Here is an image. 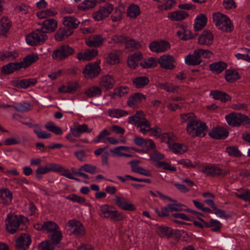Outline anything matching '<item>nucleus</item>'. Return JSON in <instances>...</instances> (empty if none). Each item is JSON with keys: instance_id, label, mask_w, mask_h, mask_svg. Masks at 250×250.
<instances>
[{"instance_id": "nucleus-1", "label": "nucleus", "mask_w": 250, "mask_h": 250, "mask_svg": "<svg viewBox=\"0 0 250 250\" xmlns=\"http://www.w3.org/2000/svg\"><path fill=\"white\" fill-rule=\"evenodd\" d=\"M188 133L192 137H202L206 135V124L200 121L193 120L188 122L187 125Z\"/></svg>"}, {"instance_id": "nucleus-2", "label": "nucleus", "mask_w": 250, "mask_h": 250, "mask_svg": "<svg viewBox=\"0 0 250 250\" xmlns=\"http://www.w3.org/2000/svg\"><path fill=\"white\" fill-rule=\"evenodd\" d=\"M213 22L219 29L224 31H231L233 24L230 18L227 15L220 12L214 13L212 15Z\"/></svg>"}, {"instance_id": "nucleus-3", "label": "nucleus", "mask_w": 250, "mask_h": 250, "mask_svg": "<svg viewBox=\"0 0 250 250\" xmlns=\"http://www.w3.org/2000/svg\"><path fill=\"white\" fill-rule=\"evenodd\" d=\"M27 219L22 216H18L14 214H8L5 219L6 229L11 233H15L20 225L26 221Z\"/></svg>"}, {"instance_id": "nucleus-4", "label": "nucleus", "mask_w": 250, "mask_h": 250, "mask_svg": "<svg viewBox=\"0 0 250 250\" xmlns=\"http://www.w3.org/2000/svg\"><path fill=\"white\" fill-rule=\"evenodd\" d=\"M113 206L108 204L101 205L99 208V215L103 218L116 220H122L124 215L117 210H112Z\"/></svg>"}, {"instance_id": "nucleus-5", "label": "nucleus", "mask_w": 250, "mask_h": 250, "mask_svg": "<svg viewBox=\"0 0 250 250\" xmlns=\"http://www.w3.org/2000/svg\"><path fill=\"white\" fill-rule=\"evenodd\" d=\"M47 38L48 36L46 34L40 29H38L27 35L25 41L29 45H38L44 43Z\"/></svg>"}, {"instance_id": "nucleus-6", "label": "nucleus", "mask_w": 250, "mask_h": 250, "mask_svg": "<svg viewBox=\"0 0 250 250\" xmlns=\"http://www.w3.org/2000/svg\"><path fill=\"white\" fill-rule=\"evenodd\" d=\"M114 10V5L111 3H106L99 7L93 12L92 16L97 21H104L110 16Z\"/></svg>"}, {"instance_id": "nucleus-7", "label": "nucleus", "mask_w": 250, "mask_h": 250, "mask_svg": "<svg viewBox=\"0 0 250 250\" xmlns=\"http://www.w3.org/2000/svg\"><path fill=\"white\" fill-rule=\"evenodd\" d=\"M229 125L232 126H239L243 124L246 126L250 125V119L246 115L237 113H232L225 116Z\"/></svg>"}, {"instance_id": "nucleus-8", "label": "nucleus", "mask_w": 250, "mask_h": 250, "mask_svg": "<svg viewBox=\"0 0 250 250\" xmlns=\"http://www.w3.org/2000/svg\"><path fill=\"white\" fill-rule=\"evenodd\" d=\"M109 43H125V47L130 51L139 49L142 47V44L131 38H126L124 35L114 36L112 37Z\"/></svg>"}, {"instance_id": "nucleus-9", "label": "nucleus", "mask_w": 250, "mask_h": 250, "mask_svg": "<svg viewBox=\"0 0 250 250\" xmlns=\"http://www.w3.org/2000/svg\"><path fill=\"white\" fill-rule=\"evenodd\" d=\"M74 52L73 48L67 45H63L54 50L52 54V59L57 61L65 60Z\"/></svg>"}, {"instance_id": "nucleus-10", "label": "nucleus", "mask_w": 250, "mask_h": 250, "mask_svg": "<svg viewBox=\"0 0 250 250\" xmlns=\"http://www.w3.org/2000/svg\"><path fill=\"white\" fill-rule=\"evenodd\" d=\"M99 63L100 62H97L86 65L83 71L84 77L87 79H92L97 76L101 71Z\"/></svg>"}, {"instance_id": "nucleus-11", "label": "nucleus", "mask_w": 250, "mask_h": 250, "mask_svg": "<svg viewBox=\"0 0 250 250\" xmlns=\"http://www.w3.org/2000/svg\"><path fill=\"white\" fill-rule=\"evenodd\" d=\"M176 35L179 39L182 41H188L194 38L193 33L189 27L183 24L177 26Z\"/></svg>"}, {"instance_id": "nucleus-12", "label": "nucleus", "mask_w": 250, "mask_h": 250, "mask_svg": "<svg viewBox=\"0 0 250 250\" xmlns=\"http://www.w3.org/2000/svg\"><path fill=\"white\" fill-rule=\"evenodd\" d=\"M67 226L71 232L76 236H81L85 233L83 224L76 220H69Z\"/></svg>"}, {"instance_id": "nucleus-13", "label": "nucleus", "mask_w": 250, "mask_h": 250, "mask_svg": "<svg viewBox=\"0 0 250 250\" xmlns=\"http://www.w3.org/2000/svg\"><path fill=\"white\" fill-rule=\"evenodd\" d=\"M113 201L122 209L127 211H134L136 209L135 206L127 199L116 196Z\"/></svg>"}, {"instance_id": "nucleus-14", "label": "nucleus", "mask_w": 250, "mask_h": 250, "mask_svg": "<svg viewBox=\"0 0 250 250\" xmlns=\"http://www.w3.org/2000/svg\"><path fill=\"white\" fill-rule=\"evenodd\" d=\"M169 48V43L163 40L153 41L149 45V48L150 51L157 53L165 52Z\"/></svg>"}, {"instance_id": "nucleus-15", "label": "nucleus", "mask_w": 250, "mask_h": 250, "mask_svg": "<svg viewBox=\"0 0 250 250\" xmlns=\"http://www.w3.org/2000/svg\"><path fill=\"white\" fill-rule=\"evenodd\" d=\"M202 171L207 176H218L221 174L227 175L229 171L225 170L223 171L219 167L212 165L205 166L202 167Z\"/></svg>"}, {"instance_id": "nucleus-16", "label": "nucleus", "mask_w": 250, "mask_h": 250, "mask_svg": "<svg viewBox=\"0 0 250 250\" xmlns=\"http://www.w3.org/2000/svg\"><path fill=\"white\" fill-rule=\"evenodd\" d=\"M31 238L29 234L23 233L17 239L16 247L18 250H27L31 243Z\"/></svg>"}, {"instance_id": "nucleus-17", "label": "nucleus", "mask_w": 250, "mask_h": 250, "mask_svg": "<svg viewBox=\"0 0 250 250\" xmlns=\"http://www.w3.org/2000/svg\"><path fill=\"white\" fill-rule=\"evenodd\" d=\"M184 60L186 64L193 66L200 64L202 61L198 49L195 50L193 52L185 56Z\"/></svg>"}, {"instance_id": "nucleus-18", "label": "nucleus", "mask_w": 250, "mask_h": 250, "mask_svg": "<svg viewBox=\"0 0 250 250\" xmlns=\"http://www.w3.org/2000/svg\"><path fill=\"white\" fill-rule=\"evenodd\" d=\"M115 83L114 77L109 74L102 76L99 81L100 86L104 90L112 89Z\"/></svg>"}, {"instance_id": "nucleus-19", "label": "nucleus", "mask_w": 250, "mask_h": 250, "mask_svg": "<svg viewBox=\"0 0 250 250\" xmlns=\"http://www.w3.org/2000/svg\"><path fill=\"white\" fill-rule=\"evenodd\" d=\"M214 41L212 33L208 30H204L198 38V43L202 45L209 46L211 45Z\"/></svg>"}, {"instance_id": "nucleus-20", "label": "nucleus", "mask_w": 250, "mask_h": 250, "mask_svg": "<svg viewBox=\"0 0 250 250\" xmlns=\"http://www.w3.org/2000/svg\"><path fill=\"white\" fill-rule=\"evenodd\" d=\"M40 29L45 34L53 32L58 26L57 21L53 19L44 20L41 24Z\"/></svg>"}, {"instance_id": "nucleus-21", "label": "nucleus", "mask_w": 250, "mask_h": 250, "mask_svg": "<svg viewBox=\"0 0 250 250\" xmlns=\"http://www.w3.org/2000/svg\"><path fill=\"white\" fill-rule=\"evenodd\" d=\"M92 128H89L87 125L75 124L73 126L70 127V131L75 137H79L81 134L91 133L93 131Z\"/></svg>"}, {"instance_id": "nucleus-22", "label": "nucleus", "mask_w": 250, "mask_h": 250, "mask_svg": "<svg viewBox=\"0 0 250 250\" xmlns=\"http://www.w3.org/2000/svg\"><path fill=\"white\" fill-rule=\"evenodd\" d=\"M174 62L175 60L173 56L169 55H164L161 56L158 62L163 68L171 70L175 68Z\"/></svg>"}, {"instance_id": "nucleus-23", "label": "nucleus", "mask_w": 250, "mask_h": 250, "mask_svg": "<svg viewBox=\"0 0 250 250\" xmlns=\"http://www.w3.org/2000/svg\"><path fill=\"white\" fill-rule=\"evenodd\" d=\"M146 99V96L141 93H136L130 96L128 99L127 105L131 107L135 108L140 103L144 101Z\"/></svg>"}, {"instance_id": "nucleus-24", "label": "nucleus", "mask_w": 250, "mask_h": 250, "mask_svg": "<svg viewBox=\"0 0 250 250\" xmlns=\"http://www.w3.org/2000/svg\"><path fill=\"white\" fill-rule=\"evenodd\" d=\"M208 134L211 138L216 139L225 138L229 135L227 130L220 126L213 127Z\"/></svg>"}, {"instance_id": "nucleus-25", "label": "nucleus", "mask_w": 250, "mask_h": 250, "mask_svg": "<svg viewBox=\"0 0 250 250\" xmlns=\"http://www.w3.org/2000/svg\"><path fill=\"white\" fill-rule=\"evenodd\" d=\"M98 51L96 49H87L77 54V59L80 61H90L97 56Z\"/></svg>"}, {"instance_id": "nucleus-26", "label": "nucleus", "mask_w": 250, "mask_h": 250, "mask_svg": "<svg viewBox=\"0 0 250 250\" xmlns=\"http://www.w3.org/2000/svg\"><path fill=\"white\" fill-rule=\"evenodd\" d=\"M142 59V53L136 52L129 56L127 63L128 67L131 69H135L140 65V62Z\"/></svg>"}, {"instance_id": "nucleus-27", "label": "nucleus", "mask_w": 250, "mask_h": 250, "mask_svg": "<svg viewBox=\"0 0 250 250\" xmlns=\"http://www.w3.org/2000/svg\"><path fill=\"white\" fill-rule=\"evenodd\" d=\"M207 23V18L204 14H200L196 16L194 20L193 28L194 31H198L203 29Z\"/></svg>"}, {"instance_id": "nucleus-28", "label": "nucleus", "mask_w": 250, "mask_h": 250, "mask_svg": "<svg viewBox=\"0 0 250 250\" xmlns=\"http://www.w3.org/2000/svg\"><path fill=\"white\" fill-rule=\"evenodd\" d=\"M188 16V14L186 12L177 10L168 13L167 17L171 21H176L183 20Z\"/></svg>"}, {"instance_id": "nucleus-29", "label": "nucleus", "mask_w": 250, "mask_h": 250, "mask_svg": "<svg viewBox=\"0 0 250 250\" xmlns=\"http://www.w3.org/2000/svg\"><path fill=\"white\" fill-rule=\"evenodd\" d=\"M39 59L38 55L36 53L29 54L26 55L23 61L20 62L21 68H26L36 62Z\"/></svg>"}, {"instance_id": "nucleus-30", "label": "nucleus", "mask_w": 250, "mask_h": 250, "mask_svg": "<svg viewBox=\"0 0 250 250\" xmlns=\"http://www.w3.org/2000/svg\"><path fill=\"white\" fill-rule=\"evenodd\" d=\"M130 147L126 146H119L113 148L110 150V152L114 156L118 157H130L131 155L125 153L126 152H129Z\"/></svg>"}, {"instance_id": "nucleus-31", "label": "nucleus", "mask_w": 250, "mask_h": 250, "mask_svg": "<svg viewBox=\"0 0 250 250\" xmlns=\"http://www.w3.org/2000/svg\"><path fill=\"white\" fill-rule=\"evenodd\" d=\"M140 14L141 9L137 4L132 3L128 6L126 9V15L130 19H136Z\"/></svg>"}, {"instance_id": "nucleus-32", "label": "nucleus", "mask_w": 250, "mask_h": 250, "mask_svg": "<svg viewBox=\"0 0 250 250\" xmlns=\"http://www.w3.org/2000/svg\"><path fill=\"white\" fill-rule=\"evenodd\" d=\"M64 26L67 27L68 29L77 28L80 24V21L76 18L71 16H65L63 18L62 21Z\"/></svg>"}, {"instance_id": "nucleus-33", "label": "nucleus", "mask_w": 250, "mask_h": 250, "mask_svg": "<svg viewBox=\"0 0 250 250\" xmlns=\"http://www.w3.org/2000/svg\"><path fill=\"white\" fill-rule=\"evenodd\" d=\"M146 119L144 113L141 111H138L135 115L128 118V122L137 126L138 124Z\"/></svg>"}, {"instance_id": "nucleus-34", "label": "nucleus", "mask_w": 250, "mask_h": 250, "mask_svg": "<svg viewBox=\"0 0 250 250\" xmlns=\"http://www.w3.org/2000/svg\"><path fill=\"white\" fill-rule=\"evenodd\" d=\"M104 40L102 36L97 35L87 38L85 40V43L86 45L89 47H97L103 44Z\"/></svg>"}, {"instance_id": "nucleus-35", "label": "nucleus", "mask_w": 250, "mask_h": 250, "mask_svg": "<svg viewBox=\"0 0 250 250\" xmlns=\"http://www.w3.org/2000/svg\"><path fill=\"white\" fill-rule=\"evenodd\" d=\"M169 149L175 154H181L186 152L188 148V146L184 144L179 143H167Z\"/></svg>"}, {"instance_id": "nucleus-36", "label": "nucleus", "mask_w": 250, "mask_h": 250, "mask_svg": "<svg viewBox=\"0 0 250 250\" xmlns=\"http://www.w3.org/2000/svg\"><path fill=\"white\" fill-rule=\"evenodd\" d=\"M12 194L7 189L0 190V203L4 205H8L12 201Z\"/></svg>"}, {"instance_id": "nucleus-37", "label": "nucleus", "mask_w": 250, "mask_h": 250, "mask_svg": "<svg viewBox=\"0 0 250 250\" xmlns=\"http://www.w3.org/2000/svg\"><path fill=\"white\" fill-rule=\"evenodd\" d=\"M158 61L153 57L144 58L142 55V59L140 62V66L144 68L154 67L157 66Z\"/></svg>"}, {"instance_id": "nucleus-38", "label": "nucleus", "mask_w": 250, "mask_h": 250, "mask_svg": "<svg viewBox=\"0 0 250 250\" xmlns=\"http://www.w3.org/2000/svg\"><path fill=\"white\" fill-rule=\"evenodd\" d=\"M11 24L9 19L2 17L0 19V35H5L10 29Z\"/></svg>"}, {"instance_id": "nucleus-39", "label": "nucleus", "mask_w": 250, "mask_h": 250, "mask_svg": "<svg viewBox=\"0 0 250 250\" xmlns=\"http://www.w3.org/2000/svg\"><path fill=\"white\" fill-rule=\"evenodd\" d=\"M79 86V84L76 82L69 83L60 86L58 91L60 93H72L75 91Z\"/></svg>"}, {"instance_id": "nucleus-40", "label": "nucleus", "mask_w": 250, "mask_h": 250, "mask_svg": "<svg viewBox=\"0 0 250 250\" xmlns=\"http://www.w3.org/2000/svg\"><path fill=\"white\" fill-rule=\"evenodd\" d=\"M73 34L70 29L60 28L55 35V39L57 41H62Z\"/></svg>"}, {"instance_id": "nucleus-41", "label": "nucleus", "mask_w": 250, "mask_h": 250, "mask_svg": "<svg viewBox=\"0 0 250 250\" xmlns=\"http://www.w3.org/2000/svg\"><path fill=\"white\" fill-rule=\"evenodd\" d=\"M121 52L119 51H115L109 53L106 58V62L111 65L118 64L120 60L119 58Z\"/></svg>"}, {"instance_id": "nucleus-42", "label": "nucleus", "mask_w": 250, "mask_h": 250, "mask_svg": "<svg viewBox=\"0 0 250 250\" xmlns=\"http://www.w3.org/2000/svg\"><path fill=\"white\" fill-rule=\"evenodd\" d=\"M225 78L229 83H233L240 78L238 72L234 69H228L225 72Z\"/></svg>"}, {"instance_id": "nucleus-43", "label": "nucleus", "mask_w": 250, "mask_h": 250, "mask_svg": "<svg viewBox=\"0 0 250 250\" xmlns=\"http://www.w3.org/2000/svg\"><path fill=\"white\" fill-rule=\"evenodd\" d=\"M20 69H21V67L19 62H15L9 63L4 65L1 69V71L5 74H10Z\"/></svg>"}, {"instance_id": "nucleus-44", "label": "nucleus", "mask_w": 250, "mask_h": 250, "mask_svg": "<svg viewBox=\"0 0 250 250\" xmlns=\"http://www.w3.org/2000/svg\"><path fill=\"white\" fill-rule=\"evenodd\" d=\"M210 96L215 100H220L222 102H226L230 100V97L227 94L217 90L212 91L210 92Z\"/></svg>"}, {"instance_id": "nucleus-45", "label": "nucleus", "mask_w": 250, "mask_h": 250, "mask_svg": "<svg viewBox=\"0 0 250 250\" xmlns=\"http://www.w3.org/2000/svg\"><path fill=\"white\" fill-rule=\"evenodd\" d=\"M48 237L52 241L51 243L55 245L59 243L62 237V234L60 227L48 234Z\"/></svg>"}, {"instance_id": "nucleus-46", "label": "nucleus", "mask_w": 250, "mask_h": 250, "mask_svg": "<svg viewBox=\"0 0 250 250\" xmlns=\"http://www.w3.org/2000/svg\"><path fill=\"white\" fill-rule=\"evenodd\" d=\"M227 64L223 62L212 63L209 65V69L214 73L219 74L227 68Z\"/></svg>"}, {"instance_id": "nucleus-47", "label": "nucleus", "mask_w": 250, "mask_h": 250, "mask_svg": "<svg viewBox=\"0 0 250 250\" xmlns=\"http://www.w3.org/2000/svg\"><path fill=\"white\" fill-rule=\"evenodd\" d=\"M128 114L127 111L122 109L113 108L108 110V115L111 118H120L126 116Z\"/></svg>"}, {"instance_id": "nucleus-48", "label": "nucleus", "mask_w": 250, "mask_h": 250, "mask_svg": "<svg viewBox=\"0 0 250 250\" xmlns=\"http://www.w3.org/2000/svg\"><path fill=\"white\" fill-rule=\"evenodd\" d=\"M234 194L240 199L246 202L250 203V192L248 189L240 188L237 190Z\"/></svg>"}, {"instance_id": "nucleus-49", "label": "nucleus", "mask_w": 250, "mask_h": 250, "mask_svg": "<svg viewBox=\"0 0 250 250\" xmlns=\"http://www.w3.org/2000/svg\"><path fill=\"white\" fill-rule=\"evenodd\" d=\"M202 222L206 227L211 228L213 231H219L222 227L221 223L216 219H211L209 222H206L204 220H202Z\"/></svg>"}, {"instance_id": "nucleus-50", "label": "nucleus", "mask_w": 250, "mask_h": 250, "mask_svg": "<svg viewBox=\"0 0 250 250\" xmlns=\"http://www.w3.org/2000/svg\"><path fill=\"white\" fill-rule=\"evenodd\" d=\"M149 82V79L145 76L137 77L133 80L134 85L137 88L144 87L147 85Z\"/></svg>"}, {"instance_id": "nucleus-51", "label": "nucleus", "mask_w": 250, "mask_h": 250, "mask_svg": "<svg viewBox=\"0 0 250 250\" xmlns=\"http://www.w3.org/2000/svg\"><path fill=\"white\" fill-rule=\"evenodd\" d=\"M240 53L235 54V57L238 60H243L250 62V50L247 48L240 49Z\"/></svg>"}, {"instance_id": "nucleus-52", "label": "nucleus", "mask_w": 250, "mask_h": 250, "mask_svg": "<svg viewBox=\"0 0 250 250\" xmlns=\"http://www.w3.org/2000/svg\"><path fill=\"white\" fill-rule=\"evenodd\" d=\"M136 127L139 129V132L142 134L143 135H147L150 130L151 125L148 121L146 119L144 121L138 124Z\"/></svg>"}, {"instance_id": "nucleus-53", "label": "nucleus", "mask_w": 250, "mask_h": 250, "mask_svg": "<svg viewBox=\"0 0 250 250\" xmlns=\"http://www.w3.org/2000/svg\"><path fill=\"white\" fill-rule=\"evenodd\" d=\"M36 82L37 81L35 79H26L14 83V85L18 88H26L34 85Z\"/></svg>"}, {"instance_id": "nucleus-54", "label": "nucleus", "mask_w": 250, "mask_h": 250, "mask_svg": "<svg viewBox=\"0 0 250 250\" xmlns=\"http://www.w3.org/2000/svg\"><path fill=\"white\" fill-rule=\"evenodd\" d=\"M34 132L39 139H47L51 137V134L50 133L42 130V127L39 125H34Z\"/></svg>"}, {"instance_id": "nucleus-55", "label": "nucleus", "mask_w": 250, "mask_h": 250, "mask_svg": "<svg viewBox=\"0 0 250 250\" xmlns=\"http://www.w3.org/2000/svg\"><path fill=\"white\" fill-rule=\"evenodd\" d=\"M57 11L54 9H48L37 13L38 18L42 19L49 17H53L57 14Z\"/></svg>"}, {"instance_id": "nucleus-56", "label": "nucleus", "mask_w": 250, "mask_h": 250, "mask_svg": "<svg viewBox=\"0 0 250 250\" xmlns=\"http://www.w3.org/2000/svg\"><path fill=\"white\" fill-rule=\"evenodd\" d=\"M123 16V12L118 7L114 6V10L109 17L113 22L120 21Z\"/></svg>"}, {"instance_id": "nucleus-57", "label": "nucleus", "mask_w": 250, "mask_h": 250, "mask_svg": "<svg viewBox=\"0 0 250 250\" xmlns=\"http://www.w3.org/2000/svg\"><path fill=\"white\" fill-rule=\"evenodd\" d=\"M97 3V0H84L80 4L78 8L81 10H86L93 8Z\"/></svg>"}, {"instance_id": "nucleus-58", "label": "nucleus", "mask_w": 250, "mask_h": 250, "mask_svg": "<svg viewBox=\"0 0 250 250\" xmlns=\"http://www.w3.org/2000/svg\"><path fill=\"white\" fill-rule=\"evenodd\" d=\"M149 156L150 160L156 163L157 165L158 162H161V161H160L163 160L165 158L164 154L156 150H153L149 154Z\"/></svg>"}, {"instance_id": "nucleus-59", "label": "nucleus", "mask_w": 250, "mask_h": 250, "mask_svg": "<svg viewBox=\"0 0 250 250\" xmlns=\"http://www.w3.org/2000/svg\"><path fill=\"white\" fill-rule=\"evenodd\" d=\"M110 135V133L108 130L105 129L102 131L93 140V142L96 143H99L101 141L104 143H107L106 136Z\"/></svg>"}, {"instance_id": "nucleus-60", "label": "nucleus", "mask_w": 250, "mask_h": 250, "mask_svg": "<svg viewBox=\"0 0 250 250\" xmlns=\"http://www.w3.org/2000/svg\"><path fill=\"white\" fill-rule=\"evenodd\" d=\"M102 88L100 86H94L89 88L86 93L88 97H96L100 96Z\"/></svg>"}, {"instance_id": "nucleus-61", "label": "nucleus", "mask_w": 250, "mask_h": 250, "mask_svg": "<svg viewBox=\"0 0 250 250\" xmlns=\"http://www.w3.org/2000/svg\"><path fill=\"white\" fill-rule=\"evenodd\" d=\"M132 170L135 172L139 173L140 174L146 176H151V172L149 170L145 169L141 167H140L135 164H131Z\"/></svg>"}, {"instance_id": "nucleus-62", "label": "nucleus", "mask_w": 250, "mask_h": 250, "mask_svg": "<svg viewBox=\"0 0 250 250\" xmlns=\"http://www.w3.org/2000/svg\"><path fill=\"white\" fill-rule=\"evenodd\" d=\"M176 2L174 0H167L162 4L158 6V10L163 12L171 9L175 5Z\"/></svg>"}, {"instance_id": "nucleus-63", "label": "nucleus", "mask_w": 250, "mask_h": 250, "mask_svg": "<svg viewBox=\"0 0 250 250\" xmlns=\"http://www.w3.org/2000/svg\"><path fill=\"white\" fill-rule=\"evenodd\" d=\"M29 10V6L25 4L21 3L17 4L14 7V10L16 13H18L21 15L27 14Z\"/></svg>"}, {"instance_id": "nucleus-64", "label": "nucleus", "mask_w": 250, "mask_h": 250, "mask_svg": "<svg viewBox=\"0 0 250 250\" xmlns=\"http://www.w3.org/2000/svg\"><path fill=\"white\" fill-rule=\"evenodd\" d=\"M38 248L39 250H54L55 245L48 240H46L41 242L39 244Z\"/></svg>"}]
</instances>
